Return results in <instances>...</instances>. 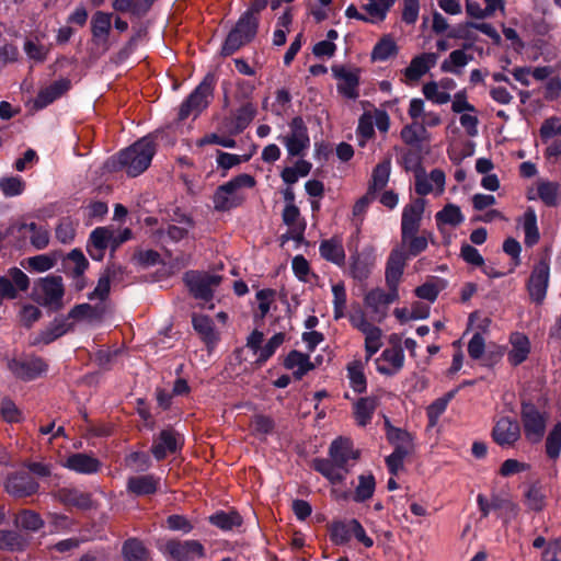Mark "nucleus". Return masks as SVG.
<instances>
[{
    "label": "nucleus",
    "instance_id": "nucleus-1",
    "mask_svg": "<svg viewBox=\"0 0 561 561\" xmlns=\"http://www.w3.org/2000/svg\"><path fill=\"white\" fill-rule=\"evenodd\" d=\"M328 459H313V468L324 476L332 484L342 482L348 473V459L357 460L359 450H354L352 442L347 438L340 437L332 442L329 449Z\"/></svg>",
    "mask_w": 561,
    "mask_h": 561
},
{
    "label": "nucleus",
    "instance_id": "nucleus-2",
    "mask_svg": "<svg viewBox=\"0 0 561 561\" xmlns=\"http://www.w3.org/2000/svg\"><path fill=\"white\" fill-rule=\"evenodd\" d=\"M156 152L153 141L144 137L119 152L117 163L129 176H137L148 169Z\"/></svg>",
    "mask_w": 561,
    "mask_h": 561
},
{
    "label": "nucleus",
    "instance_id": "nucleus-3",
    "mask_svg": "<svg viewBox=\"0 0 561 561\" xmlns=\"http://www.w3.org/2000/svg\"><path fill=\"white\" fill-rule=\"evenodd\" d=\"M255 184L253 176L240 174L231 181L220 185L214 194V208L226 211L242 204L243 197L239 194L241 187H252Z\"/></svg>",
    "mask_w": 561,
    "mask_h": 561
},
{
    "label": "nucleus",
    "instance_id": "nucleus-4",
    "mask_svg": "<svg viewBox=\"0 0 561 561\" xmlns=\"http://www.w3.org/2000/svg\"><path fill=\"white\" fill-rule=\"evenodd\" d=\"M257 26L259 19H250L248 15L242 14L236 26L228 34L221 48V54L229 56L241 46L251 42L256 35Z\"/></svg>",
    "mask_w": 561,
    "mask_h": 561
},
{
    "label": "nucleus",
    "instance_id": "nucleus-5",
    "mask_svg": "<svg viewBox=\"0 0 561 561\" xmlns=\"http://www.w3.org/2000/svg\"><path fill=\"white\" fill-rule=\"evenodd\" d=\"M214 77L207 75L199 85L183 102L179 111V119L184 121L190 115L197 116L208 105V99L213 95Z\"/></svg>",
    "mask_w": 561,
    "mask_h": 561
},
{
    "label": "nucleus",
    "instance_id": "nucleus-6",
    "mask_svg": "<svg viewBox=\"0 0 561 561\" xmlns=\"http://www.w3.org/2000/svg\"><path fill=\"white\" fill-rule=\"evenodd\" d=\"M183 280L196 299L208 301L213 298L214 289L220 285L222 277L206 272L188 271L184 274Z\"/></svg>",
    "mask_w": 561,
    "mask_h": 561
},
{
    "label": "nucleus",
    "instance_id": "nucleus-7",
    "mask_svg": "<svg viewBox=\"0 0 561 561\" xmlns=\"http://www.w3.org/2000/svg\"><path fill=\"white\" fill-rule=\"evenodd\" d=\"M520 417L525 437L530 443H539L546 432L547 417L538 408L529 402L522 403Z\"/></svg>",
    "mask_w": 561,
    "mask_h": 561
},
{
    "label": "nucleus",
    "instance_id": "nucleus-8",
    "mask_svg": "<svg viewBox=\"0 0 561 561\" xmlns=\"http://www.w3.org/2000/svg\"><path fill=\"white\" fill-rule=\"evenodd\" d=\"M37 302L49 306L55 310L62 307L64 285L60 276L51 275L42 278L35 286Z\"/></svg>",
    "mask_w": 561,
    "mask_h": 561
},
{
    "label": "nucleus",
    "instance_id": "nucleus-9",
    "mask_svg": "<svg viewBox=\"0 0 561 561\" xmlns=\"http://www.w3.org/2000/svg\"><path fill=\"white\" fill-rule=\"evenodd\" d=\"M9 370L21 380H32L44 374L48 365L46 362L34 355H23L8 362Z\"/></svg>",
    "mask_w": 561,
    "mask_h": 561
},
{
    "label": "nucleus",
    "instance_id": "nucleus-10",
    "mask_svg": "<svg viewBox=\"0 0 561 561\" xmlns=\"http://www.w3.org/2000/svg\"><path fill=\"white\" fill-rule=\"evenodd\" d=\"M389 289V293L373 289L365 296L364 302L370 309L373 321L381 322L387 317L389 305L398 299V289Z\"/></svg>",
    "mask_w": 561,
    "mask_h": 561
},
{
    "label": "nucleus",
    "instance_id": "nucleus-11",
    "mask_svg": "<svg viewBox=\"0 0 561 561\" xmlns=\"http://www.w3.org/2000/svg\"><path fill=\"white\" fill-rule=\"evenodd\" d=\"M289 127L290 131L288 135L283 137V141L289 156H301L310 144L307 126L304 119L297 116L293 118Z\"/></svg>",
    "mask_w": 561,
    "mask_h": 561
},
{
    "label": "nucleus",
    "instance_id": "nucleus-12",
    "mask_svg": "<svg viewBox=\"0 0 561 561\" xmlns=\"http://www.w3.org/2000/svg\"><path fill=\"white\" fill-rule=\"evenodd\" d=\"M39 484L24 471L10 473L4 481V490L12 496L22 499L37 493Z\"/></svg>",
    "mask_w": 561,
    "mask_h": 561
},
{
    "label": "nucleus",
    "instance_id": "nucleus-13",
    "mask_svg": "<svg viewBox=\"0 0 561 561\" xmlns=\"http://www.w3.org/2000/svg\"><path fill=\"white\" fill-rule=\"evenodd\" d=\"M165 550L176 561H194L205 554L203 545L197 540H170L165 545Z\"/></svg>",
    "mask_w": 561,
    "mask_h": 561
},
{
    "label": "nucleus",
    "instance_id": "nucleus-14",
    "mask_svg": "<svg viewBox=\"0 0 561 561\" xmlns=\"http://www.w3.org/2000/svg\"><path fill=\"white\" fill-rule=\"evenodd\" d=\"M494 442L501 447H512L520 437V427L517 421L503 416L492 431Z\"/></svg>",
    "mask_w": 561,
    "mask_h": 561
},
{
    "label": "nucleus",
    "instance_id": "nucleus-15",
    "mask_svg": "<svg viewBox=\"0 0 561 561\" xmlns=\"http://www.w3.org/2000/svg\"><path fill=\"white\" fill-rule=\"evenodd\" d=\"M477 502L482 513V517H486L491 510H499L502 511L505 522H507L516 518L519 512L518 505L507 497L496 495L489 502L484 495L479 494Z\"/></svg>",
    "mask_w": 561,
    "mask_h": 561
},
{
    "label": "nucleus",
    "instance_id": "nucleus-16",
    "mask_svg": "<svg viewBox=\"0 0 561 561\" xmlns=\"http://www.w3.org/2000/svg\"><path fill=\"white\" fill-rule=\"evenodd\" d=\"M181 445L180 434L173 428H165L154 438L151 453L157 460H162L168 454H174Z\"/></svg>",
    "mask_w": 561,
    "mask_h": 561
},
{
    "label": "nucleus",
    "instance_id": "nucleus-17",
    "mask_svg": "<svg viewBox=\"0 0 561 561\" xmlns=\"http://www.w3.org/2000/svg\"><path fill=\"white\" fill-rule=\"evenodd\" d=\"M549 282V265L545 260H541L535 265L529 280L528 291L533 300L541 302L546 296Z\"/></svg>",
    "mask_w": 561,
    "mask_h": 561
},
{
    "label": "nucleus",
    "instance_id": "nucleus-18",
    "mask_svg": "<svg viewBox=\"0 0 561 561\" xmlns=\"http://www.w3.org/2000/svg\"><path fill=\"white\" fill-rule=\"evenodd\" d=\"M334 77L340 81L337 84V90L344 96L348 99H357L358 98V70L357 69H348L345 66L335 65L331 68Z\"/></svg>",
    "mask_w": 561,
    "mask_h": 561
},
{
    "label": "nucleus",
    "instance_id": "nucleus-19",
    "mask_svg": "<svg viewBox=\"0 0 561 561\" xmlns=\"http://www.w3.org/2000/svg\"><path fill=\"white\" fill-rule=\"evenodd\" d=\"M424 209L425 199L423 198H417L403 208L401 234L405 237L408 233L419 232Z\"/></svg>",
    "mask_w": 561,
    "mask_h": 561
},
{
    "label": "nucleus",
    "instance_id": "nucleus-20",
    "mask_svg": "<svg viewBox=\"0 0 561 561\" xmlns=\"http://www.w3.org/2000/svg\"><path fill=\"white\" fill-rule=\"evenodd\" d=\"M407 260L408 254L403 249L396 248L391 251L386 267V282L389 288L398 289Z\"/></svg>",
    "mask_w": 561,
    "mask_h": 561
},
{
    "label": "nucleus",
    "instance_id": "nucleus-21",
    "mask_svg": "<svg viewBox=\"0 0 561 561\" xmlns=\"http://www.w3.org/2000/svg\"><path fill=\"white\" fill-rule=\"evenodd\" d=\"M54 496L62 504L75 506L80 510H89L94 506V502L90 493L81 492L75 488L59 489Z\"/></svg>",
    "mask_w": 561,
    "mask_h": 561
},
{
    "label": "nucleus",
    "instance_id": "nucleus-22",
    "mask_svg": "<svg viewBox=\"0 0 561 561\" xmlns=\"http://www.w3.org/2000/svg\"><path fill=\"white\" fill-rule=\"evenodd\" d=\"M114 239V230L108 227H100L92 231L90 236L89 254L93 260H102L104 251L111 247V240Z\"/></svg>",
    "mask_w": 561,
    "mask_h": 561
},
{
    "label": "nucleus",
    "instance_id": "nucleus-23",
    "mask_svg": "<svg viewBox=\"0 0 561 561\" xmlns=\"http://www.w3.org/2000/svg\"><path fill=\"white\" fill-rule=\"evenodd\" d=\"M284 366L293 370V376L297 380H300L308 371L316 368V364L310 360L309 355L298 351L288 353L284 360Z\"/></svg>",
    "mask_w": 561,
    "mask_h": 561
},
{
    "label": "nucleus",
    "instance_id": "nucleus-24",
    "mask_svg": "<svg viewBox=\"0 0 561 561\" xmlns=\"http://www.w3.org/2000/svg\"><path fill=\"white\" fill-rule=\"evenodd\" d=\"M70 88V80L59 79L53 82L50 85L42 89L36 99L34 100V106L36 108H43L54 102L57 98L62 95Z\"/></svg>",
    "mask_w": 561,
    "mask_h": 561
},
{
    "label": "nucleus",
    "instance_id": "nucleus-25",
    "mask_svg": "<svg viewBox=\"0 0 561 561\" xmlns=\"http://www.w3.org/2000/svg\"><path fill=\"white\" fill-rule=\"evenodd\" d=\"M437 56L433 53H425L414 57L409 67L404 70L408 80L417 81L428 69L435 65Z\"/></svg>",
    "mask_w": 561,
    "mask_h": 561
},
{
    "label": "nucleus",
    "instance_id": "nucleus-26",
    "mask_svg": "<svg viewBox=\"0 0 561 561\" xmlns=\"http://www.w3.org/2000/svg\"><path fill=\"white\" fill-rule=\"evenodd\" d=\"M510 342L512 350L508 352V360L513 366H517L528 357L530 342L525 334L519 332L513 333L510 337Z\"/></svg>",
    "mask_w": 561,
    "mask_h": 561
},
{
    "label": "nucleus",
    "instance_id": "nucleus-27",
    "mask_svg": "<svg viewBox=\"0 0 561 561\" xmlns=\"http://www.w3.org/2000/svg\"><path fill=\"white\" fill-rule=\"evenodd\" d=\"M524 503L531 512H542L547 506L546 489L539 482L531 483L524 493Z\"/></svg>",
    "mask_w": 561,
    "mask_h": 561
},
{
    "label": "nucleus",
    "instance_id": "nucleus-28",
    "mask_svg": "<svg viewBox=\"0 0 561 561\" xmlns=\"http://www.w3.org/2000/svg\"><path fill=\"white\" fill-rule=\"evenodd\" d=\"M158 480L151 476H136L127 480V491L136 496L150 495L156 493Z\"/></svg>",
    "mask_w": 561,
    "mask_h": 561
},
{
    "label": "nucleus",
    "instance_id": "nucleus-29",
    "mask_svg": "<svg viewBox=\"0 0 561 561\" xmlns=\"http://www.w3.org/2000/svg\"><path fill=\"white\" fill-rule=\"evenodd\" d=\"M67 468L80 473H94L100 469V461L87 454H73L67 458Z\"/></svg>",
    "mask_w": 561,
    "mask_h": 561
},
{
    "label": "nucleus",
    "instance_id": "nucleus-30",
    "mask_svg": "<svg viewBox=\"0 0 561 561\" xmlns=\"http://www.w3.org/2000/svg\"><path fill=\"white\" fill-rule=\"evenodd\" d=\"M320 253L325 260L342 265L345 262V251L342 241L337 238L323 240L320 244Z\"/></svg>",
    "mask_w": 561,
    "mask_h": 561
},
{
    "label": "nucleus",
    "instance_id": "nucleus-31",
    "mask_svg": "<svg viewBox=\"0 0 561 561\" xmlns=\"http://www.w3.org/2000/svg\"><path fill=\"white\" fill-rule=\"evenodd\" d=\"M112 15L102 11L94 13L91 21V31L93 41L96 43H105L111 31Z\"/></svg>",
    "mask_w": 561,
    "mask_h": 561
},
{
    "label": "nucleus",
    "instance_id": "nucleus-32",
    "mask_svg": "<svg viewBox=\"0 0 561 561\" xmlns=\"http://www.w3.org/2000/svg\"><path fill=\"white\" fill-rule=\"evenodd\" d=\"M299 216V208L295 204L286 205L282 215L284 224L293 227L290 230V237L298 242L302 240L306 227L305 222H302L298 228L295 226Z\"/></svg>",
    "mask_w": 561,
    "mask_h": 561
},
{
    "label": "nucleus",
    "instance_id": "nucleus-33",
    "mask_svg": "<svg viewBox=\"0 0 561 561\" xmlns=\"http://www.w3.org/2000/svg\"><path fill=\"white\" fill-rule=\"evenodd\" d=\"M105 313L104 306H91L89 304H81L73 307L69 312V318L77 320L87 319L89 321H100Z\"/></svg>",
    "mask_w": 561,
    "mask_h": 561
},
{
    "label": "nucleus",
    "instance_id": "nucleus-34",
    "mask_svg": "<svg viewBox=\"0 0 561 561\" xmlns=\"http://www.w3.org/2000/svg\"><path fill=\"white\" fill-rule=\"evenodd\" d=\"M427 238L423 236H417V232L408 233L405 237L401 234V247L399 249H403L408 256H416L427 248Z\"/></svg>",
    "mask_w": 561,
    "mask_h": 561
},
{
    "label": "nucleus",
    "instance_id": "nucleus-35",
    "mask_svg": "<svg viewBox=\"0 0 561 561\" xmlns=\"http://www.w3.org/2000/svg\"><path fill=\"white\" fill-rule=\"evenodd\" d=\"M256 113L255 107L251 103L243 104L231 119V133L239 134L252 122Z\"/></svg>",
    "mask_w": 561,
    "mask_h": 561
},
{
    "label": "nucleus",
    "instance_id": "nucleus-36",
    "mask_svg": "<svg viewBox=\"0 0 561 561\" xmlns=\"http://www.w3.org/2000/svg\"><path fill=\"white\" fill-rule=\"evenodd\" d=\"M389 175L390 159H386L375 167L371 175V182L368 187V192L374 194L375 192L382 190L389 181Z\"/></svg>",
    "mask_w": 561,
    "mask_h": 561
},
{
    "label": "nucleus",
    "instance_id": "nucleus-37",
    "mask_svg": "<svg viewBox=\"0 0 561 561\" xmlns=\"http://www.w3.org/2000/svg\"><path fill=\"white\" fill-rule=\"evenodd\" d=\"M89 262L80 250H72L65 260V267L71 276H82Z\"/></svg>",
    "mask_w": 561,
    "mask_h": 561
},
{
    "label": "nucleus",
    "instance_id": "nucleus-38",
    "mask_svg": "<svg viewBox=\"0 0 561 561\" xmlns=\"http://www.w3.org/2000/svg\"><path fill=\"white\" fill-rule=\"evenodd\" d=\"M377 408V399L373 397L362 398L355 404V419L360 426H365L371 419Z\"/></svg>",
    "mask_w": 561,
    "mask_h": 561
},
{
    "label": "nucleus",
    "instance_id": "nucleus-39",
    "mask_svg": "<svg viewBox=\"0 0 561 561\" xmlns=\"http://www.w3.org/2000/svg\"><path fill=\"white\" fill-rule=\"evenodd\" d=\"M365 335V351H366V360H369L370 357L379 351L382 345L381 342V330L370 324L365 328V331H360Z\"/></svg>",
    "mask_w": 561,
    "mask_h": 561
},
{
    "label": "nucleus",
    "instance_id": "nucleus-40",
    "mask_svg": "<svg viewBox=\"0 0 561 561\" xmlns=\"http://www.w3.org/2000/svg\"><path fill=\"white\" fill-rule=\"evenodd\" d=\"M209 522L222 530H231L242 524V517L236 511L218 512L209 517Z\"/></svg>",
    "mask_w": 561,
    "mask_h": 561
},
{
    "label": "nucleus",
    "instance_id": "nucleus-41",
    "mask_svg": "<svg viewBox=\"0 0 561 561\" xmlns=\"http://www.w3.org/2000/svg\"><path fill=\"white\" fill-rule=\"evenodd\" d=\"M456 392L457 389H454L428 405L427 417L430 427H434L437 424L439 416L444 413L448 402L455 397Z\"/></svg>",
    "mask_w": 561,
    "mask_h": 561
},
{
    "label": "nucleus",
    "instance_id": "nucleus-42",
    "mask_svg": "<svg viewBox=\"0 0 561 561\" xmlns=\"http://www.w3.org/2000/svg\"><path fill=\"white\" fill-rule=\"evenodd\" d=\"M390 342L393 346L385 350L381 356L392 366L393 370H400L404 363V355L400 345V339L397 335H393L391 336Z\"/></svg>",
    "mask_w": 561,
    "mask_h": 561
},
{
    "label": "nucleus",
    "instance_id": "nucleus-43",
    "mask_svg": "<svg viewBox=\"0 0 561 561\" xmlns=\"http://www.w3.org/2000/svg\"><path fill=\"white\" fill-rule=\"evenodd\" d=\"M472 58L471 55H467L463 50L456 49L450 53L448 59L443 61L442 70L459 75L460 70L458 68L465 67Z\"/></svg>",
    "mask_w": 561,
    "mask_h": 561
},
{
    "label": "nucleus",
    "instance_id": "nucleus-44",
    "mask_svg": "<svg viewBox=\"0 0 561 561\" xmlns=\"http://www.w3.org/2000/svg\"><path fill=\"white\" fill-rule=\"evenodd\" d=\"M398 51V46L390 35H385L374 47L371 58L374 60H386L394 56Z\"/></svg>",
    "mask_w": 561,
    "mask_h": 561
},
{
    "label": "nucleus",
    "instance_id": "nucleus-45",
    "mask_svg": "<svg viewBox=\"0 0 561 561\" xmlns=\"http://www.w3.org/2000/svg\"><path fill=\"white\" fill-rule=\"evenodd\" d=\"M414 449L394 448L393 453L386 458V463L389 472L397 476L400 471L404 470V460L413 454Z\"/></svg>",
    "mask_w": 561,
    "mask_h": 561
},
{
    "label": "nucleus",
    "instance_id": "nucleus-46",
    "mask_svg": "<svg viewBox=\"0 0 561 561\" xmlns=\"http://www.w3.org/2000/svg\"><path fill=\"white\" fill-rule=\"evenodd\" d=\"M375 478L373 474H362L358 477V485L355 489L354 501L364 502L370 499L375 492Z\"/></svg>",
    "mask_w": 561,
    "mask_h": 561
},
{
    "label": "nucleus",
    "instance_id": "nucleus-47",
    "mask_svg": "<svg viewBox=\"0 0 561 561\" xmlns=\"http://www.w3.org/2000/svg\"><path fill=\"white\" fill-rule=\"evenodd\" d=\"M123 554L126 561H147L148 552L137 539H129L123 546Z\"/></svg>",
    "mask_w": 561,
    "mask_h": 561
},
{
    "label": "nucleus",
    "instance_id": "nucleus-48",
    "mask_svg": "<svg viewBox=\"0 0 561 561\" xmlns=\"http://www.w3.org/2000/svg\"><path fill=\"white\" fill-rule=\"evenodd\" d=\"M388 442L394 446V448H408L414 449L412 435L399 427H390L389 433H386Z\"/></svg>",
    "mask_w": 561,
    "mask_h": 561
},
{
    "label": "nucleus",
    "instance_id": "nucleus-49",
    "mask_svg": "<svg viewBox=\"0 0 561 561\" xmlns=\"http://www.w3.org/2000/svg\"><path fill=\"white\" fill-rule=\"evenodd\" d=\"M331 539L335 545H345L352 536L351 519L348 522L336 520L330 526Z\"/></svg>",
    "mask_w": 561,
    "mask_h": 561
},
{
    "label": "nucleus",
    "instance_id": "nucleus-50",
    "mask_svg": "<svg viewBox=\"0 0 561 561\" xmlns=\"http://www.w3.org/2000/svg\"><path fill=\"white\" fill-rule=\"evenodd\" d=\"M68 330L69 327L65 321H54L49 328L41 333V335L33 342V344H49L50 342L64 335Z\"/></svg>",
    "mask_w": 561,
    "mask_h": 561
},
{
    "label": "nucleus",
    "instance_id": "nucleus-51",
    "mask_svg": "<svg viewBox=\"0 0 561 561\" xmlns=\"http://www.w3.org/2000/svg\"><path fill=\"white\" fill-rule=\"evenodd\" d=\"M525 243L529 247L536 244L539 240L536 214L528 209L524 215Z\"/></svg>",
    "mask_w": 561,
    "mask_h": 561
},
{
    "label": "nucleus",
    "instance_id": "nucleus-52",
    "mask_svg": "<svg viewBox=\"0 0 561 561\" xmlns=\"http://www.w3.org/2000/svg\"><path fill=\"white\" fill-rule=\"evenodd\" d=\"M394 1L396 0H367L364 9L371 16V19L383 21L386 19L387 12L392 7Z\"/></svg>",
    "mask_w": 561,
    "mask_h": 561
},
{
    "label": "nucleus",
    "instance_id": "nucleus-53",
    "mask_svg": "<svg viewBox=\"0 0 561 561\" xmlns=\"http://www.w3.org/2000/svg\"><path fill=\"white\" fill-rule=\"evenodd\" d=\"M26 546L25 539L21 535L10 530H0V549L1 550H22Z\"/></svg>",
    "mask_w": 561,
    "mask_h": 561
},
{
    "label": "nucleus",
    "instance_id": "nucleus-54",
    "mask_svg": "<svg viewBox=\"0 0 561 561\" xmlns=\"http://www.w3.org/2000/svg\"><path fill=\"white\" fill-rule=\"evenodd\" d=\"M348 377L354 391L362 393L366 390V378L363 373V364L355 360L347 366Z\"/></svg>",
    "mask_w": 561,
    "mask_h": 561
},
{
    "label": "nucleus",
    "instance_id": "nucleus-55",
    "mask_svg": "<svg viewBox=\"0 0 561 561\" xmlns=\"http://www.w3.org/2000/svg\"><path fill=\"white\" fill-rule=\"evenodd\" d=\"M0 414L8 423H20L23 420L22 411L10 398H3L1 400Z\"/></svg>",
    "mask_w": 561,
    "mask_h": 561
},
{
    "label": "nucleus",
    "instance_id": "nucleus-56",
    "mask_svg": "<svg viewBox=\"0 0 561 561\" xmlns=\"http://www.w3.org/2000/svg\"><path fill=\"white\" fill-rule=\"evenodd\" d=\"M436 220L442 224L458 226L462 222L463 217L458 206L448 204L436 214Z\"/></svg>",
    "mask_w": 561,
    "mask_h": 561
},
{
    "label": "nucleus",
    "instance_id": "nucleus-57",
    "mask_svg": "<svg viewBox=\"0 0 561 561\" xmlns=\"http://www.w3.org/2000/svg\"><path fill=\"white\" fill-rule=\"evenodd\" d=\"M547 455L556 459L559 457L561 451V423H558L550 431L546 440Z\"/></svg>",
    "mask_w": 561,
    "mask_h": 561
},
{
    "label": "nucleus",
    "instance_id": "nucleus-58",
    "mask_svg": "<svg viewBox=\"0 0 561 561\" xmlns=\"http://www.w3.org/2000/svg\"><path fill=\"white\" fill-rule=\"evenodd\" d=\"M16 524L24 529L35 531L43 527L44 522L37 513L24 510L18 515Z\"/></svg>",
    "mask_w": 561,
    "mask_h": 561
},
{
    "label": "nucleus",
    "instance_id": "nucleus-59",
    "mask_svg": "<svg viewBox=\"0 0 561 561\" xmlns=\"http://www.w3.org/2000/svg\"><path fill=\"white\" fill-rule=\"evenodd\" d=\"M559 185L552 182H542L538 185V195L547 206H556L559 196Z\"/></svg>",
    "mask_w": 561,
    "mask_h": 561
},
{
    "label": "nucleus",
    "instance_id": "nucleus-60",
    "mask_svg": "<svg viewBox=\"0 0 561 561\" xmlns=\"http://www.w3.org/2000/svg\"><path fill=\"white\" fill-rule=\"evenodd\" d=\"M333 305H334V319L339 320L345 316L346 308V291L342 283L335 284L332 287Z\"/></svg>",
    "mask_w": 561,
    "mask_h": 561
},
{
    "label": "nucleus",
    "instance_id": "nucleus-61",
    "mask_svg": "<svg viewBox=\"0 0 561 561\" xmlns=\"http://www.w3.org/2000/svg\"><path fill=\"white\" fill-rule=\"evenodd\" d=\"M285 341V334L284 333H276L273 335L265 345L262 346L259 357L256 359V363L262 364L265 363L274 353L275 351L284 343Z\"/></svg>",
    "mask_w": 561,
    "mask_h": 561
},
{
    "label": "nucleus",
    "instance_id": "nucleus-62",
    "mask_svg": "<svg viewBox=\"0 0 561 561\" xmlns=\"http://www.w3.org/2000/svg\"><path fill=\"white\" fill-rule=\"evenodd\" d=\"M194 329L202 335L206 342H213L215 337L213 321L206 316L193 317Z\"/></svg>",
    "mask_w": 561,
    "mask_h": 561
},
{
    "label": "nucleus",
    "instance_id": "nucleus-63",
    "mask_svg": "<svg viewBox=\"0 0 561 561\" xmlns=\"http://www.w3.org/2000/svg\"><path fill=\"white\" fill-rule=\"evenodd\" d=\"M253 434L267 435L274 430V421L270 416L256 414L252 417L250 424Z\"/></svg>",
    "mask_w": 561,
    "mask_h": 561
},
{
    "label": "nucleus",
    "instance_id": "nucleus-64",
    "mask_svg": "<svg viewBox=\"0 0 561 561\" xmlns=\"http://www.w3.org/2000/svg\"><path fill=\"white\" fill-rule=\"evenodd\" d=\"M423 93L427 100L437 104H445L450 101V94L445 91H439L436 82H428L424 84Z\"/></svg>",
    "mask_w": 561,
    "mask_h": 561
}]
</instances>
